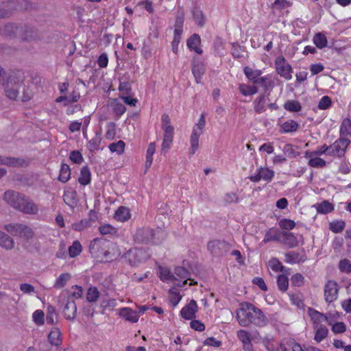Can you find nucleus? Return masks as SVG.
Listing matches in <instances>:
<instances>
[{"label":"nucleus","instance_id":"nucleus-1","mask_svg":"<svg viewBox=\"0 0 351 351\" xmlns=\"http://www.w3.org/2000/svg\"><path fill=\"white\" fill-rule=\"evenodd\" d=\"M237 319L241 326L247 327L252 324L258 327H264L269 320L263 312L254 304L243 302L237 311Z\"/></svg>","mask_w":351,"mask_h":351},{"label":"nucleus","instance_id":"nucleus-2","mask_svg":"<svg viewBox=\"0 0 351 351\" xmlns=\"http://www.w3.org/2000/svg\"><path fill=\"white\" fill-rule=\"evenodd\" d=\"M3 87L6 97L11 100L25 102L30 100L33 95L29 88L24 84L23 77L16 73L8 77Z\"/></svg>","mask_w":351,"mask_h":351},{"label":"nucleus","instance_id":"nucleus-3","mask_svg":"<svg viewBox=\"0 0 351 351\" xmlns=\"http://www.w3.org/2000/svg\"><path fill=\"white\" fill-rule=\"evenodd\" d=\"M3 199L12 207L29 215H35L38 212V206L24 194L15 191L8 190L3 194Z\"/></svg>","mask_w":351,"mask_h":351},{"label":"nucleus","instance_id":"nucleus-4","mask_svg":"<svg viewBox=\"0 0 351 351\" xmlns=\"http://www.w3.org/2000/svg\"><path fill=\"white\" fill-rule=\"evenodd\" d=\"M123 257L129 265L136 267L149 260L151 253L149 248L134 247L125 252Z\"/></svg>","mask_w":351,"mask_h":351},{"label":"nucleus","instance_id":"nucleus-5","mask_svg":"<svg viewBox=\"0 0 351 351\" xmlns=\"http://www.w3.org/2000/svg\"><path fill=\"white\" fill-rule=\"evenodd\" d=\"M232 245L225 240L215 239L208 242L207 249L215 257L225 256L230 250Z\"/></svg>","mask_w":351,"mask_h":351},{"label":"nucleus","instance_id":"nucleus-6","mask_svg":"<svg viewBox=\"0 0 351 351\" xmlns=\"http://www.w3.org/2000/svg\"><path fill=\"white\" fill-rule=\"evenodd\" d=\"M8 232L14 237H24L30 239L34 237V232L29 226L22 223H10L5 226Z\"/></svg>","mask_w":351,"mask_h":351},{"label":"nucleus","instance_id":"nucleus-7","mask_svg":"<svg viewBox=\"0 0 351 351\" xmlns=\"http://www.w3.org/2000/svg\"><path fill=\"white\" fill-rule=\"evenodd\" d=\"M19 39L24 42H32L39 40L40 34L38 30L28 23H20Z\"/></svg>","mask_w":351,"mask_h":351},{"label":"nucleus","instance_id":"nucleus-8","mask_svg":"<svg viewBox=\"0 0 351 351\" xmlns=\"http://www.w3.org/2000/svg\"><path fill=\"white\" fill-rule=\"evenodd\" d=\"M350 141L346 137H341L329 146V156L341 157L344 156L346 149Z\"/></svg>","mask_w":351,"mask_h":351},{"label":"nucleus","instance_id":"nucleus-9","mask_svg":"<svg viewBox=\"0 0 351 351\" xmlns=\"http://www.w3.org/2000/svg\"><path fill=\"white\" fill-rule=\"evenodd\" d=\"M276 70L281 77L289 80L292 78L291 72L293 71L291 66L286 62L283 56H278L275 60Z\"/></svg>","mask_w":351,"mask_h":351},{"label":"nucleus","instance_id":"nucleus-10","mask_svg":"<svg viewBox=\"0 0 351 351\" xmlns=\"http://www.w3.org/2000/svg\"><path fill=\"white\" fill-rule=\"evenodd\" d=\"M154 231L149 228H142L136 230L134 238L137 243L149 244L153 242L154 239Z\"/></svg>","mask_w":351,"mask_h":351},{"label":"nucleus","instance_id":"nucleus-11","mask_svg":"<svg viewBox=\"0 0 351 351\" xmlns=\"http://www.w3.org/2000/svg\"><path fill=\"white\" fill-rule=\"evenodd\" d=\"M339 285L337 282L332 280L326 282L324 286V298L328 303L335 301L338 298Z\"/></svg>","mask_w":351,"mask_h":351},{"label":"nucleus","instance_id":"nucleus-12","mask_svg":"<svg viewBox=\"0 0 351 351\" xmlns=\"http://www.w3.org/2000/svg\"><path fill=\"white\" fill-rule=\"evenodd\" d=\"M20 23H8L0 25V34L10 39L19 38Z\"/></svg>","mask_w":351,"mask_h":351},{"label":"nucleus","instance_id":"nucleus-13","mask_svg":"<svg viewBox=\"0 0 351 351\" xmlns=\"http://www.w3.org/2000/svg\"><path fill=\"white\" fill-rule=\"evenodd\" d=\"M274 177V171L268 168L259 167L257 170V173L254 176H251L249 179L253 182H258L261 179L270 182Z\"/></svg>","mask_w":351,"mask_h":351},{"label":"nucleus","instance_id":"nucleus-14","mask_svg":"<svg viewBox=\"0 0 351 351\" xmlns=\"http://www.w3.org/2000/svg\"><path fill=\"white\" fill-rule=\"evenodd\" d=\"M108 242L103 239H95L89 245V252L92 256L99 258L101 256L104 248Z\"/></svg>","mask_w":351,"mask_h":351},{"label":"nucleus","instance_id":"nucleus-15","mask_svg":"<svg viewBox=\"0 0 351 351\" xmlns=\"http://www.w3.org/2000/svg\"><path fill=\"white\" fill-rule=\"evenodd\" d=\"M205 71L206 68L204 64L200 61L199 58L194 57L192 62V73L197 84L201 82Z\"/></svg>","mask_w":351,"mask_h":351},{"label":"nucleus","instance_id":"nucleus-16","mask_svg":"<svg viewBox=\"0 0 351 351\" xmlns=\"http://www.w3.org/2000/svg\"><path fill=\"white\" fill-rule=\"evenodd\" d=\"M162 130L164 131V136L162 143L161 152L162 154H165L169 149L173 141L174 136V128L168 127L165 128V129H162Z\"/></svg>","mask_w":351,"mask_h":351},{"label":"nucleus","instance_id":"nucleus-17","mask_svg":"<svg viewBox=\"0 0 351 351\" xmlns=\"http://www.w3.org/2000/svg\"><path fill=\"white\" fill-rule=\"evenodd\" d=\"M197 311V302L195 300H191L188 304L182 308L180 311V315L185 319H192L195 317V313Z\"/></svg>","mask_w":351,"mask_h":351},{"label":"nucleus","instance_id":"nucleus-18","mask_svg":"<svg viewBox=\"0 0 351 351\" xmlns=\"http://www.w3.org/2000/svg\"><path fill=\"white\" fill-rule=\"evenodd\" d=\"M285 261L290 264L304 263L306 259V255L304 251L302 253L291 251L285 254Z\"/></svg>","mask_w":351,"mask_h":351},{"label":"nucleus","instance_id":"nucleus-19","mask_svg":"<svg viewBox=\"0 0 351 351\" xmlns=\"http://www.w3.org/2000/svg\"><path fill=\"white\" fill-rule=\"evenodd\" d=\"M63 199L66 205L74 208L78 202L77 192L71 187L65 189L63 194Z\"/></svg>","mask_w":351,"mask_h":351},{"label":"nucleus","instance_id":"nucleus-20","mask_svg":"<svg viewBox=\"0 0 351 351\" xmlns=\"http://www.w3.org/2000/svg\"><path fill=\"white\" fill-rule=\"evenodd\" d=\"M63 314L67 320L73 321L77 315V305L73 300H71L69 298L64 307Z\"/></svg>","mask_w":351,"mask_h":351},{"label":"nucleus","instance_id":"nucleus-21","mask_svg":"<svg viewBox=\"0 0 351 351\" xmlns=\"http://www.w3.org/2000/svg\"><path fill=\"white\" fill-rule=\"evenodd\" d=\"M119 315L125 321L136 323L138 321L139 315L136 311L131 308L124 307L119 309Z\"/></svg>","mask_w":351,"mask_h":351},{"label":"nucleus","instance_id":"nucleus-22","mask_svg":"<svg viewBox=\"0 0 351 351\" xmlns=\"http://www.w3.org/2000/svg\"><path fill=\"white\" fill-rule=\"evenodd\" d=\"M280 235L281 237L280 241L287 245L289 248H293L298 245V239L293 233L282 231L280 232Z\"/></svg>","mask_w":351,"mask_h":351},{"label":"nucleus","instance_id":"nucleus-23","mask_svg":"<svg viewBox=\"0 0 351 351\" xmlns=\"http://www.w3.org/2000/svg\"><path fill=\"white\" fill-rule=\"evenodd\" d=\"M201 44L200 36L197 34H193L186 40V45L191 51H194L198 54H202L203 51L199 47Z\"/></svg>","mask_w":351,"mask_h":351},{"label":"nucleus","instance_id":"nucleus-24","mask_svg":"<svg viewBox=\"0 0 351 351\" xmlns=\"http://www.w3.org/2000/svg\"><path fill=\"white\" fill-rule=\"evenodd\" d=\"M25 162V161L22 158L0 156V165L12 167H23Z\"/></svg>","mask_w":351,"mask_h":351},{"label":"nucleus","instance_id":"nucleus-25","mask_svg":"<svg viewBox=\"0 0 351 351\" xmlns=\"http://www.w3.org/2000/svg\"><path fill=\"white\" fill-rule=\"evenodd\" d=\"M193 19L197 26L202 27L206 23V16L202 10L197 6H194L191 10Z\"/></svg>","mask_w":351,"mask_h":351},{"label":"nucleus","instance_id":"nucleus-26","mask_svg":"<svg viewBox=\"0 0 351 351\" xmlns=\"http://www.w3.org/2000/svg\"><path fill=\"white\" fill-rule=\"evenodd\" d=\"M48 340L51 346H59L62 343L61 332L58 328H53L48 335Z\"/></svg>","mask_w":351,"mask_h":351},{"label":"nucleus","instance_id":"nucleus-27","mask_svg":"<svg viewBox=\"0 0 351 351\" xmlns=\"http://www.w3.org/2000/svg\"><path fill=\"white\" fill-rule=\"evenodd\" d=\"M269 95V93L267 95L263 94L256 99L254 102V110L256 113L261 114L266 110L265 104Z\"/></svg>","mask_w":351,"mask_h":351},{"label":"nucleus","instance_id":"nucleus-28","mask_svg":"<svg viewBox=\"0 0 351 351\" xmlns=\"http://www.w3.org/2000/svg\"><path fill=\"white\" fill-rule=\"evenodd\" d=\"M300 127L298 123L294 120H289L280 125V132L281 133H290L296 132Z\"/></svg>","mask_w":351,"mask_h":351},{"label":"nucleus","instance_id":"nucleus-29","mask_svg":"<svg viewBox=\"0 0 351 351\" xmlns=\"http://www.w3.org/2000/svg\"><path fill=\"white\" fill-rule=\"evenodd\" d=\"M281 351H306L301 346L293 340H289L285 343L280 344Z\"/></svg>","mask_w":351,"mask_h":351},{"label":"nucleus","instance_id":"nucleus-30","mask_svg":"<svg viewBox=\"0 0 351 351\" xmlns=\"http://www.w3.org/2000/svg\"><path fill=\"white\" fill-rule=\"evenodd\" d=\"M91 173L90 171L87 166H84L80 170V175L78 178V182L80 184L86 186L90 182Z\"/></svg>","mask_w":351,"mask_h":351},{"label":"nucleus","instance_id":"nucleus-31","mask_svg":"<svg viewBox=\"0 0 351 351\" xmlns=\"http://www.w3.org/2000/svg\"><path fill=\"white\" fill-rule=\"evenodd\" d=\"M308 312L311 319L315 322H327L329 325H332L331 321L328 320V317L326 315L311 308L308 309Z\"/></svg>","mask_w":351,"mask_h":351},{"label":"nucleus","instance_id":"nucleus-32","mask_svg":"<svg viewBox=\"0 0 351 351\" xmlns=\"http://www.w3.org/2000/svg\"><path fill=\"white\" fill-rule=\"evenodd\" d=\"M202 134H200V131L197 132L196 131H192L190 137V151L189 153L193 155L199 148V138Z\"/></svg>","mask_w":351,"mask_h":351},{"label":"nucleus","instance_id":"nucleus-33","mask_svg":"<svg viewBox=\"0 0 351 351\" xmlns=\"http://www.w3.org/2000/svg\"><path fill=\"white\" fill-rule=\"evenodd\" d=\"M0 245L6 250L14 248V240L7 234L0 231Z\"/></svg>","mask_w":351,"mask_h":351},{"label":"nucleus","instance_id":"nucleus-34","mask_svg":"<svg viewBox=\"0 0 351 351\" xmlns=\"http://www.w3.org/2000/svg\"><path fill=\"white\" fill-rule=\"evenodd\" d=\"M174 274L180 279H184L182 282V285H180V287H183L184 285L187 283L188 280H191V273L189 270L183 267H176L174 269Z\"/></svg>","mask_w":351,"mask_h":351},{"label":"nucleus","instance_id":"nucleus-35","mask_svg":"<svg viewBox=\"0 0 351 351\" xmlns=\"http://www.w3.org/2000/svg\"><path fill=\"white\" fill-rule=\"evenodd\" d=\"M244 73L248 80L255 84L257 82V80L261 75L262 71L258 69L254 70L250 66H245L244 68Z\"/></svg>","mask_w":351,"mask_h":351},{"label":"nucleus","instance_id":"nucleus-36","mask_svg":"<svg viewBox=\"0 0 351 351\" xmlns=\"http://www.w3.org/2000/svg\"><path fill=\"white\" fill-rule=\"evenodd\" d=\"M313 43L316 45V47L319 49H323L327 47L328 40L324 34L322 32H318L315 34L313 37Z\"/></svg>","mask_w":351,"mask_h":351},{"label":"nucleus","instance_id":"nucleus-37","mask_svg":"<svg viewBox=\"0 0 351 351\" xmlns=\"http://www.w3.org/2000/svg\"><path fill=\"white\" fill-rule=\"evenodd\" d=\"M71 178V169L68 165L62 164L60 174L58 178V180L62 183H66Z\"/></svg>","mask_w":351,"mask_h":351},{"label":"nucleus","instance_id":"nucleus-38","mask_svg":"<svg viewBox=\"0 0 351 351\" xmlns=\"http://www.w3.org/2000/svg\"><path fill=\"white\" fill-rule=\"evenodd\" d=\"M283 106L285 110L292 112H299L302 109L301 104L296 100H288Z\"/></svg>","mask_w":351,"mask_h":351},{"label":"nucleus","instance_id":"nucleus-39","mask_svg":"<svg viewBox=\"0 0 351 351\" xmlns=\"http://www.w3.org/2000/svg\"><path fill=\"white\" fill-rule=\"evenodd\" d=\"M298 147L291 145V144H286L282 151L284 154L289 158H295L300 155V152L298 151Z\"/></svg>","mask_w":351,"mask_h":351},{"label":"nucleus","instance_id":"nucleus-40","mask_svg":"<svg viewBox=\"0 0 351 351\" xmlns=\"http://www.w3.org/2000/svg\"><path fill=\"white\" fill-rule=\"evenodd\" d=\"M316 209L317 213L322 214H327L333 210L334 207L333 205L330 203L328 201H323L320 204H317L316 205Z\"/></svg>","mask_w":351,"mask_h":351},{"label":"nucleus","instance_id":"nucleus-41","mask_svg":"<svg viewBox=\"0 0 351 351\" xmlns=\"http://www.w3.org/2000/svg\"><path fill=\"white\" fill-rule=\"evenodd\" d=\"M114 218L120 221H125L130 218L129 210L123 206L119 207L115 213Z\"/></svg>","mask_w":351,"mask_h":351},{"label":"nucleus","instance_id":"nucleus-42","mask_svg":"<svg viewBox=\"0 0 351 351\" xmlns=\"http://www.w3.org/2000/svg\"><path fill=\"white\" fill-rule=\"evenodd\" d=\"M156 151V144L155 143H150L148 145L147 153H146V161H145V167L147 169L149 168L152 165L153 161V155Z\"/></svg>","mask_w":351,"mask_h":351},{"label":"nucleus","instance_id":"nucleus-43","mask_svg":"<svg viewBox=\"0 0 351 351\" xmlns=\"http://www.w3.org/2000/svg\"><path fill=\"white\" fill-rule=\"evenodd\" d=\"M351 135V119L346 118L343 120L340 127V136Z\"/></svg>","mask_w":351,"mask_h":351},{"label":"nucleus","instance_id":"nucleus-44","mask_svg":"<svg viewBox=\"0 0 351 351\" xmlns=\"http://www.w3.org/2000/svg\"><path fill=\"white\" fill-rule=\"evenodd\" d=\"M125 145V143L120 140L116 143H110L108 148L111 152H116L118 155H121L124 152Z\"/></svg>","mask_w":351,"mask_h":351},{"label":"nucleus","instance_id":"nucleus-45","mask_svg":"<svg viewBox=\"0 0 351 351\" xmlns=\"http://www.w3.org/2000/svg\"><path fill=\"white\" fill-rule=\"evenodd\" d=\"M101 138L98 133H96V135L94 138L89 141L88 143V149L90 152H93L95 150H98L99 149V146L101 144Z\"/></svg>","mask_w":351,"mask_h":351},{"label":"nucleus","instance_id":"nucleus-46","mask_svg":"<svg viewBox=\"0 0 351 351\" xmlns=\"http://www.w3.org/2000/svg\"><path fill=\"white\" fill-rule=\"evenodd\" d=\"M328 334V329L327 327L326 326L321 325L316 330L314 339L317 342H321L327 337Z\"/></svg>","mask_w":351,"mask_h":351},{"label":"nucleus","instance_id":"nucleus-47","mask_svg":"<svg viewBox=\"0 0 351 351\" xmlns=\"http://www.w3.org/2000/svg\"><path fill=\"white\" fill-rule=\"evenodd\" d=\"M82 245L80 241H75L72 245L69 247V254L71 258H74L78 256L82 252Z\"/></svg>","mask_w":351,"mask_h":351},{"label":"nucleus","instance_id":"nucleus-48","mask_svg":"<svg viewBox=\"0 0 351 351\" xmlns=\"http://www.w3.org/2000/svg\"><path fill=\"white\" fill-rule=\"evenodd\" d=\"M277 285L280 291L285 292L289 287L288 278L284 274L279 275L277 278Z\"/></svg>","mask_w":351,"mask_h":351},{"label":"nucleus","instance_id":"nucleus-49","mask_svg":"<svg viewBox=\"0 0 351 351\" xmlns=\"http://www.w3.org/2000/svg\"><path fill=\"white\" fill-rule=\"evenodd\" d=\"M99 297V291L95 287H90L86 293V300L89 302H95Z\"/></svg>","mask_w":351,"mask_h":351},{"label":"nucleus","instance_id":"nucleus-50","mask_svg":"<svg viewBox=\"0 0 351 351\" xmlns=\"http://www.w3.org/2000/svg\"><path fill=\"white\" fill-rule=\"evenodd\" d=\"M70 277V274L67 273L62 274L56 279L54 284V287L56 289H60L64 287L66 285V282L69 280Z\"/></svg>","mask_w":351,"mask_h":351},{"label":"nucleus","instance_id":"nucleus-51","mask_svg":"<svg viewBox=\"0 0 351 351\" xmlns=\"http://www.w3.org/2000/svg\"><path fill=\"white\" fill-rule=\"evenodd\" d=\"M239 90L245 96L253 95L258 92V88L256 86L240 85Z\"/></svg>","mask_w":351,"mask_h":351},{"label":"nucleus","instance_id":"nucleus-52","mask_svg":"<svg viewBox=\"0 0 351 351\" xmlns=\"http://www.w3.org/2000/svg\"><path fill=\"white\" fill-rule=\"evenodd\" d=\"M281 239L280 233L274 231L272 229H269L265 234L263 239L265 243L271 241H280Z\"/></svg>","mask_w":351,"mask_h":351},{"label":"nucleus","instance_id":"nucleus-53","mask_svg":"<svg viewBox=\"0 0 351 351\" xmlns=\"http://www.w3.org/2000/svg\"><path fill=\"white\" fill-rule=\"evenodd\" d=\"M269 265L273 271L276 272H282L285 268L277 258H271L269 261Z\"/></svg>","mask_w":351,"mask_h":351},{"label":"nucleus","instance_id":"nucleus-54","mask_svg":"<svg viewBox=\"0 0 351 351\" xmlns=\"http://www.w3.org/2000/svg\"><path fill=\"white\" fill-rule=\"evenodd\" d=\"M169 293L170 295V302L172 304V306L173 307H176L179 303V302L181 300L182 295L180 294V292L174 291L172 289H169Z\"/></svg>","mask_w":351,"mask_h":351},{"label":"nucleus","instance_id":"nucleus-55","mask_svg":"<svg viewBox=\"0 0 351 351\" xmlns=\"http://www.w3.org/2000/svg\"><path fill=\"white\" fill-rule=\"evenodd\" d=\"M346 223L343 221H337L330 223V229L335 233L341 232L345 228Z\"/></svg>","mask_w":351,"mask_h":351},{"label":"nucleus","instance_id":"nucleus-56","mask_svg":"<svg viewBox=\"0 0 351 351\" xmlns=\"http://www.w3.org/2000/svg\"><path fill=\"white\" fill-rule=\"evenodd\" d=\"M161 280H177L178 278L175 277L173 274L171 273V271L168 269L162 268L160 270V276Z\"/></svg>","mask_w":351,"mask_h":351},{"label":"nucleus","instance_id":"nucleus-57","mask_svg":"<svg viewBox=\"0 0 351 351\" xmlns=\"http://www.w3.org/2000/svg\"><path fill=\"white\" fill-rule=\"evenodd\" d=\"M279 226L282 229L289 230L294 228L295 223L291 219H282L280 220Z\"/></svg>","mask_w":351,"mask_h":351},{"label":"nucleus","instance_id":"nucleus-58","mask_svg":"<svg viewBox=\"0 0 351 351\" xmlns=\"http://www.w3.org/2000/svg\"><path fill=\"white\" fill-rule=\"evenodd\" d=\"M89 219H82L80 222L74 223L72 224V228L76 231H82L86 228L90 226Z\"/></svg>","mask_w":351,"mask_h":351},{"label":"nucleus","instance_id":"nucleus-59","mask_svg":"<svg viewBox=\"0 0 351 351\" xmlns=\"http://www.w3.org/2000/svg\"><path fill=\"white\" fill-rule=\"evenodd\" d=\"M56 316V310L53 306L49 305L47 309L46 322L49 324H54V317Z\"/></svg>","mask_w":351,"mask_h":351},{"label":"nucleus","instance_id":"nucleus-60","mask_svg":"<svg viewBox=\"0 0 351 351\" xmlns=\"http://www.w3.org/2000/svg\"><path fill=\"white\" fill-rule=\"evenodd\" d=\"M308 165L312 167H324L326 165V162L321 158L315 157L311 158L308 162Z\"/></svg>","mask_w":351,"mask_h":351},{"label":"nucleus","instance_id":"nucleus-61","mask_svg":"<svg viewBox=\"0 0 351 351\" xmlns=\"http://www.w3.org/2000/svg\"><path fill=\"white\" fill-rule=\"evenodd\" d=\"M339 269L341 272H351V262L346 258L341 260L339 263Z\"/></svg>","mask_w":351,"mask_h":351},{"label":"nucleus","instance_id":"nucleus-62","mask_svg":"<svg viewBox=\"0 0 351 351\" xmlns=\"http://www.w3.org/2000/svg\"><path fill=\"white\" fill-rule=\"evenodd\" d=\"M45 314L41 310H36L33 313V320L38 325H43L45 322Z\"/></svg>","mask_w":351,"mask_h":351},{"label":"nucleus","instance_id":"nucleus-63","mask_svg":"<svg viewBox=\"0 0 351 351\" xmlns=\"http://www.w3.org/2000/svg\"><path fill=\"white\" fill-rule=\"evenodd\" d=\"M304 278L301 274H295L291 278V282L293 286L301 287L304 284Z\"/></svg>","mask_w":351,"mask_h":351},{"label":"nucleus","instance_id":"nucleus-64","mask_svg":"<svg viewBox=\"0 0 351 351\" xmlns=\"http://www.w3.org/2000/svg\"><path fill=\"white\" fill-rule=\"evenodd\" d=\"M70 160L75 164H80L83 160L82 154L77 150H73L70 153Z\"/></svg>","mask_w":351,"mask_h":351}]
</instances>
